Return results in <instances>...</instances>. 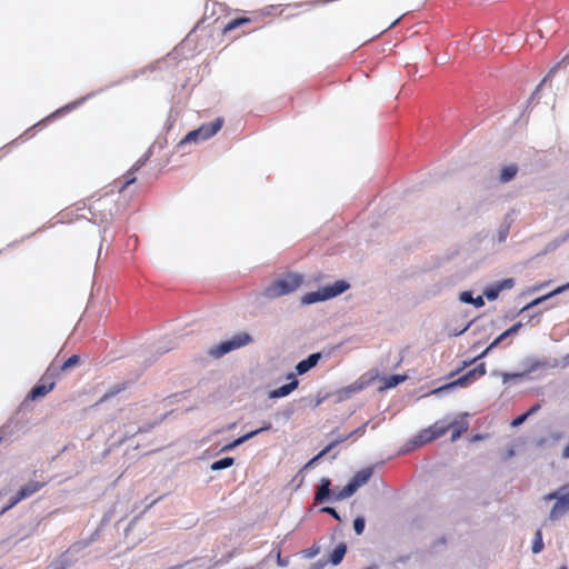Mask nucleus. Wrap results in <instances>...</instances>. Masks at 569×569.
Returning a JSON list of instances; mask_svg holds the SVG:
<instances>
[{"mask_svg":"<svg viewBox=\"0 0 569 569\" xmlns=\"http://www.w3.org/2000/svg\"><path fill=\"white\" fill-rule=\"evenodd\" d=\"M302 282V276L297 273H288L277 279L264 289L263 295L268 299H276L284 295H289L297 290Z\"/></svg>","mask_w":569,"mask_h":569,"instance_id":"f257e3e1","label":"nucleus"},{"mask_svg":"<svg viewBox=\"0 0 569 569\" xmlns=\"http://www.w3.org/2000/svg\"><path fill=\"white\" fill-rule=\"evenodd\" d=\"M543 501L556 500L552 506L548 520L556 521L566 515L569 510V483L560 487L558 490L543 496Z\"/></svg>","mask_w":569,"mask_h":569,"instance_id":"f03ea898","label":"nucleus"},{"mask_svg":"<svg viewBox=\"0 0 569 569\" xmlns=\"http://www.w3.org/2000/svg\"><path fill=\"white\" fill-rule=\"evenodd\" d=\"M348 288L349 284L346 281H336L331 286H327L317 291L306 293L305 296L301 297V302L303 305H311L320 301H326L345 292Z\"/></svg>","mask_w":569,"mask_h":569,"instance_id":"7ed1b4c3","label":"nucleus"},{"mask_svg":"<svg viewBox=\"0 0 569 569\" xmlns=\"http://www.w3.org/2000/svg\"><path fill=\"white\" fill-rule=\"evenodd\" d=\"M250 341L251 338L248 333H237L232 338L211 347L208 353L213 358L219 359L224 355L229 353L230 351L247 346Z\"/></svg>","mask_w":569,"mask_h":569,"instance_id":"20e7f679","label":"nucleus"},{"mask_svg":"<svg viewBox=\"0 0 569 569\" xmlns=\"http://www.w3.org/2000/svg\"><path fill=\"white\" fill-rule=\"evenodd\" d=\"M222 123L223 120L218 118L209 124H203L199 129L189 132L182 142H197L207 140L221 129Z\"/></svg>","mask_w":569,"mask_h":569,"instance_id":"39448f33","label":"nucleus"},{"mask_svg":"<svg viewBox=\"0 0 569 569\" xmlns=\"http://www.w3.org/2000/svg\"><path fill=\"white\" fill-rule=\"evenodd\" d=\"M485 373H486V368H485V365L481 363L476 369L469 371L467 375L462 376L458 380H456V381H453L451 383H448V385H446V386H443L441 388L435 389L432 391V393H440L443 390L451 389V388L457 387V386H459V387H467L476 378V376L481 377Z\"/></svg>","mask_w":569,"mask_h":569,"instance_id":"423d86ee","label":"nucleus"},{"mask_svg":"<svg viewBox=\"0 0 569 569\" xmlns=\"http://www.w3.org/2000/svg\"><path fill=\"white\" fill-rule=\"evenodd\" d=\"M287 380H288V383L283 385L277 389H273L268 393L269 399L284 398L298 388L299 381L296 377V373H293V372L288 373Z\"/></svg>","mask_w":569,"mask_h":569,"instance_id":"0eeeda50","label":"nucleus"},{"mask_svg":"<svg viewBox=\"0 0 569 569\" xmlns=\"http://www.w3.org/2000/svg\"><path fill=\"white\" fill-rule=\"evenodd\" d=\"M436 439L433 431L428 427L419 431L417 436H415L405 448V452L410 451L415 448L421 447L431 440Z\"/></svg>","mask_w":569,"mask_h":569,"instance_id":"6e6552de","label":"nucleus"},{"mask_svg":"<svg viewBox=\"0 0 569 569\" xmlns=\"http://www.w3.org/2000/svg\"><path fill=\"white\" fill-rule=\"evenodd\" d=\"M367 383L368 381L361 378L358 381L353 382L352 385L339 390L337 392V401H343L349 399L352 395L361 391L367 386Z\"/></svg>","mask_w":569,"mask_h":569,"instance_id":"1a4fd4ad","label":"nucleus"},{"mask_svg":"<svg viewBox=\"0 0 569 569\" xmlns=\"http://www.w3.org/2000/svg\"><path fill=\"white\" fill-rule=\"evenodd\" d=\"M513 287V280L512 279H506L500 281L493 287L487 288L483 292L486 298L490 301L498 298L499 293L505 289H511Z\"/></svg>","mask_w":569,"mask_h":569,"instance_id":"9d476101","label":"nucleus"},{"mask_svg":"<svg viewBox=\"0 0 569 569\" xmlns=\"http://www.w3.org/2000/svg\"><path fill=\"white\" fill-rule=\"evenodd\" d=\"M330 480L328 478H321L320 485L316 491L315 500L317 502H323L327 500L332 501V492L330 490Z\"/></svg>","mask_w":569,"mask_h":569,"instance_id":"9b49d317","label":"nucleus"},{"mask_svg":"<svg viewBox=\"0 0 569 569\" xmlns=\"http://www.w3.org/2000/svg\"><path fill=\"white\" fill-rule=\"evenodd\" d=\"M322 355L320 352L311 353L307 359L300 361L296 366V372L298 375H305L310 369L317 366L318 361L321 359Z\"/></svg>","mask_w":569,"mask_h":569,"instance_id":"f8f14e48","label":"nucleus"},{"mask_svg":"<svg viewBox=\"0 0 569 569\" xmlns=\"http://www.w3.org/2000/svg\"><path fill=\"white\" fill-rule=\"evenodd\" d=\"M42 487V483L31 481L23 486L20 491L17 493V496L13 497V503H18L23 499L29 498L33 493L40 490Z\"/></svg>","mask_w":569,"mask_h":569,"instance_id":"ddd939ff","label":"nucleus"},{"mask_svg":"<svg viewBox=\"0 0 569 569\" xmlns=\"http://www.w3.org/2000/svg\"><path fill=\"white\" fill-rule=\"evenodd\" d=\"M522 327L521 322L515 323L512 327H510L508 330L502 332L500 336H498L489 346L488 348L480 355V357L486 356L491 349L497 347L501 341H503L507 337L516 335L519 329Z\"/></svg>","mask_w":569,"mask_h":569,"instance_id":"4468645a","label":"nucleus"},{"mask_svg":"<svg viewBox=\"0 0 569 569\" xmlns=\"http://www.w3.org/2000/svg\"><path fill=\"white\" fill-rule=\"evenodd\" d=\"M569 289V282L563 284V286H560L558 288H556L553 291L549 292L548 295H545L542 297H539L537 299H535L533 301H531L530 303H528L527 306H525L520 312H525L540 303H542L543 301L548 300L549 298L553 297V296H557L559 293H562L563 291L568 290Z\"/></svg>","mask_w":569,"mask_h":569,"instance_id":"2eb2a0df","label":"nucleus"},{"mask_svg":"<svg viewBox=\"0 0 569 569\" xmlns=\"http://www.w3.org/2000/svg\"><path fill=\"white\" fill-rule=\"evenodd\" d=\"M518 172V167L516 164H505L499 170V181L502 183H507L511 181Z\"/></svg>","mask_w":569,"mask_h":569,"instance_id":"dca6fc26","label":"nucleus"},{"mask_svg":"<svg viewBox=\"0 0 569 569\" xmlns=\"http://www.w3.org/2000/svg\"><path fill=\"white\" fill-rule=\"evenodd\" d=\"M371 475L372 470L370 468L362 469L353 476L350 482L352 486H355V489L358 490L360 487H362L369 481Z\"/></svg>","mask_w":569,"mask_h":569,"instance_id":"f3484780","label":"nucleus"},{"mask_svg":"<svg viewBox=\"0 0 569 569\" xmlns=\"http://www.w3.org/2000/svg\"><path fill=\"white\" fill-rule=\"evenodd\" d=\"M450 429H452L451 441L455 442L465 431H467L468 423L462 418L456 419L450 422Z\"/></svg>","mask_w":569,"mask_h":569,"instance_id":"a211bd4d","label":"nucleus"},{"mask_svg":"<svg viewBox=\"0 0 569 569\" xmlns=\"http://www.w3.org/2000/svg\"><path fill=\"white\" fill-rule=\"evenodd\" d=\"M357 490L355 489V486L349 482L346 487H343L339 491H332V501H341L349 497H351Z\"/></svg>","mask_w":569,"mask_h":569,"instance_id":"6ab92c4d","label":"nucleus"},{"mask_svg":"<svg viewBox=\"0 0 569 569\" xmlns=\"http://www.w3.org/2000/svg\"><path fill=\"white\" fill-rule=\"evenodd\" d=\"M258 435H259V431H250V432L246 433L244 436L236 439L234 441L226 445L222 448V451H231L234 448L239 447L240 445L244 443L246 441L250 440L251 438H253V437H256Z\"/></svg>","mask_w":569,"mask_h":569,"instance_id":"aec40b11","label":"nucleus"},{"mask_svg":"<svg viewBox=\"0 0 569 569\" xmlns=\"http://www.w3.org/2000/svg\"><path fill=\"white\" fill-rule=\"evenodd\" d=\"M459 300L465 303H471L477 308H480L485 305L482 296H478L477 298L472 297V293L469 291H463L459 296Z\"/></svg>","mask_w":569,"mask_h":569,"instance_id":"412c9836","label":"nucleus"},{"mask_svg":"<svg viewBox=\"0 0 569 569\" xmlns=\"http://www.w3.org/2000/svg\"><path fill=\"white\" fill-rule=\"evenodd\" d=\"M54 387V382H50L49 385H38L36 386L31 392L30 398L32 400L46 396L48 392H50Z\"/></svg>","mask_w":569,"mask_h":569,"instance_id":"4be33fe9","label":"nucleus"},{"mask_svg":"<svg viewBox=\"0 0 569 569\" xmlns=\"http://www.w3.org/2000/svg\"><path fill=\"white\" fill-rule=\"evenodd\" d=\"M346 552H347V546L345 543L338 545L331 553V557H330L331 563L335 566L339 565L342 561Z\"/></svg>","mask_w":569,"mask_h":569,"instance_id":"5701e85b","label":"nucleus"},{"mask_svg":"<svg viewBox=\"0 0 569 569\" xmlns=\"http://www.w3.org/2000/svg\"><path fill=\"white\" fill-rule=\"evenodd\" d=\"M72 560L67 553L60 556L53 560L46 569H67L71 565Z\"/></svg>","mask_w":569,"mask_h":569,"instance_id":"b1692460","label":"nucleus"},{"mask_svg":"<svg viewBox=\"0 0 569 569\" xmlns=\"http://www.w3.org/2000/svg\"><path fill=\"white\" fill-rule=\"evenodd\" d=\"M433 433L436 439L443 436L450 429V422H445L442 420L437 421L432 426L429 427Z\"/></svg>","mask_w":569,"mask_h":569,"instance_id":"393cba45","label":"nucleus"},{"mask_svg":"<svg viewBox=\"0 0 569 569\" xmlns=\"http://www.w3.org/2000/svg\"><path fill=\"white\" fill-rule=\"evenodd\" d=\"M405 380H406V376H401V375H395V376L387 377V378H385V385L382 387H380V390L393 388Z\"/></svg>","mask_w":569,"mask_h":569,"instance_id":"a878e982","label":"nucleus"},{"mask_svg":"<svg viewBox=\"0 0 569 569\" xmlns=\"http://www.w3.org/2000/svg\"><path fill=\"white\" fill-rule=\"evenodd\" d=\"M233 462H234L233 458L227 457L221 460L214 461L210 468L213 471H218V470H222V469L231 467L233 465Z\"/></svg>","mask_w":569,"mask_h":569,"instance_id":"bb28decb","label":"nucleus"},{"mask_svg":"<svg viewBox=\"0 0 569 569\" xmlns=\"http://www.w3.org/2000/svg\"><path fill=\"white\" fill-rule=\"evenodd\" d=\"M158 423H159V421H154L153 423H149V425L139 427L137 429H134L133 427H129L126 430L124 433H126V436H133V435L139 433V432H148L149 430H151Z\"/></svg>","mask_w":569,"mask_h":569,"instance_id":"cd10ccee","label":"nucleus"},{"mask_svg":"<svg viewBox=\"0 0 569 569\" xmlns=\"http://www.w3.org/2000/svg\"><path fill=\"white\" fill-rule=\"evenodd\" d=\"M543 549V541H542V535L540 530H537L535 535V540L532 543V552L539 553Z\"/></svg>","mask_w":569,"mask_h":569,"instance_id":"c85d7f7f","label":"nucleus"},{"mask_svg":"<svg viewBox=\"0 0 569 569\" xmlns=\"http://www.w3.org/2000/svg\"><path fill=\"white\" fill-rule=\"evenodd\" d=\"M80 362V358L77 355L71 356L61 367V371L69 370Z\"/></svg>","mask_w":569,"mask_h":569,"instance_id":"c756f323","label":"nucleus"},{"mask_svg":"<svg viewBox=\"0 0 569 569\" xmlns=\"http://www.w3.org/2000/svg\"><path fill=\"white\" fill-rule=\"evenodd\" d=\"M509 234V226H501L497 233V240L499 242H505Z\"/></svg>","mask_w":569,"mask_h":569,"instance_id":"7c9ffc66","label":"nucleus"},{"mask_svg":"<svg viewBox=\"0 0 569 569\" xmlns=\"http://www.w3.org/2000/svg\"><path fill=\"white\" fill-rule=\"evenodd\" d=\"M353 529L357 535H361L365 530V519L361 517H358L353 521Z\"/></svg>","mask_w":569,"mask_h":569,"instance_id":"2f4dec72","label":"nucleus"},{"mask_svg":"<svg viewBox=\"0 0 569 569\" xmlns=\"http://www.w3.org/2000/svg\"><path fill=\"white\" fill-rule=\"evenodd\" d=\"M492 375L498 376L501 375L503 379V383H507L511 378L521 377V373H499L497 371L492 372Z\"/></svg>","mask_w":569,"mask_h":569,"instance_id":"473e14b6","label":"nucleus"},{"mask_svg":"<svg viewBox=\"0 0 569 569\" xmlns=\"http://www.w3.org/2000/svg\"><path fill=\"white\" fill-rule=\"evenodd\" d=\"M527 419H528V415L523 413V415L519 416L518 418H516L511 422V426L512 427H518V426L522 425Z\"/></svg>","mask_w":569,"mask_h":569,"instance_id":"72a5a7b5","label":"nucleus"},{"mask_svg":"<svg viewBox=\"0 0 569 569\" xmlns=\"http://www.w3.org/2000/svg\"><path fill=\"white\" fill-rule=\"evenodd\" d=\"M248 19L247 18H240V19H236L233 20L229 26H228V30H231V29H234L237 28L238 26H240L241 23H244L247 22Z\"/></svg>","mask_w":569,"mask_h":569,"instance_id":"f704fd0d","label":"nucleus"},{"mask_svg":"<svg viewBox=\"0 0 569 569\" xmlns=\"http://www.w3.org/2000/svg\"><path fill=\"white\" fill-rule=\"evenodd\" d=\"M335 443L329 445L326 447L317 457H315L308 465H312L316 460L325 456L333 446Z\"/></svg>","mask_w":569,"mask_h":569,"instance_id":"c9c22d12","label":"nucleus"},{"mask_svg":"<svg viewBox=\"0 0 569 569\" xmlns=\"http://www.w3.org/2000/svg\"><path fill=\"white\" fill-rule=\"evenodd\" d=\"M321 511H322V512H326V513H329V515L333 516L336 519L340 520L339 515H338V513H337V511H336L333 508H331V507H323V508L321 509Z\"/></svg>","mask_w":569,"mask_h":569,"instance_id":"e433bc0d","label":"nucleus"},{"mask_svg":"<svg viewBox=\"0 0 569 569\" xmlns=\"http://www.w3.org/2000/svg\"><path fill=\"white\" fill-rule=\"evenodd\" d=\"M271 429V423L270 422H267L264 421L262 423V427L257 429L256 431H259V433H261L262 431H267V430H270Z\"/></svg>","mask_w":569,"mask_h":569,"instance_id":"4c0bfd02","label":"nucleus"},{"mask_svg":"<svg viewBox=\"0 0 569 569\" xmlns=\"http://www.w3.org/2000/svg\"><path fill=\"white\" fill-rule=\"evenodd\" d=\"M539 409H540V405H535L533 407H531V408L526 412V415H528V418H529L530 416H532L533 413H536Z\"/></svg>","mask_w":569,"mask_h":569,"instance_id":"58836bf2","label":"nucleus"},{"mask_svg":"<svg viewBox=\"0 0 569 569\" xmlns=\"http://www.w3.org/2000/svg\"><path fill=\"white\" fill-rule=\"evenodd\" d=\"M17 503H13V497L10 499V502H8V506H6L2 510H1V515L6 513L9 509H11L12 507H14Z\"/></svg>","mask_w":569,"mask_h":569,"instance_id":"ea45409f","label":"nucleus"},{"mask_svg":"<svg viewBox=\"0 0 569 569\" xmlns=\"http://www.w3.org/2000/svg\"><path fill=\"white\" fill-rule=\"evenodd\" d=\"M556 70H557V67H555V68H552V69L550 70L549 74H548L546 78H543V79H542V81L540 82V84H539L538 89H539V88H540V87H541V86L547 81L548 77H549L550 74H552Z\"/></svg>","mask_w":569,"mask_h":569,"instance_id":"a19ab883","label":"nucleus"},{"mask_svg":"<svg viewBox=\"0 0 569 569\" xmlns=\"http://www.w3.org/2000/svg\"><path fill=\"white\" fill-rule=\"evenodd\" d=\"M117 392H118V390L109 391V392H107V393L103 396V399L109 398V397H111V396L116 395Z\"/></svg>","mask_w":569,"mask_h":569,"instance_id":"79ce46f5","label":"nucleus"},{"mask_svg":"<svg viewBox=\"0 0 569 569\" xmlns=\"http://www.w3.org/2000/svg\"><path fill=\"white\" fill-rule=\"evenodd\" d=\"M146 160H147L146 158H144V159H142V160H139V161L137 162V164H136V170H138V169H139V168L144 163V162H146Z\"/></svg>","mask_w":569,"mask_h":569,"instance_id":"37998d69","label":"nucleus"},{"mask_svg":"<svg viewBox=\"0 0 569 569\" xmlns=\"http://www.w3.org/2000/svg\"><path fill=\"white\" fill-rule=\"evenodd\" d=\"M278 565L279 566H286L287 565L283 560H281L280 555H278Z\"/></svg>","mask_w":569,"mask_h":569,"instance_id":"c03bdc74","label":"nucleus"},{"mask_svg":"<svg viewBox=\"0 0 569 569\" xmlns=\"http://www.w3.org/2000/svg\"><path fill=\"white\" fill-rule=\"evenodd\" d=\"M74 106H76V103H73V104H68V106H66V107L63 108V110H69V109H71V108H73ZM61 111H62V109H61ZM58 112H60V110H59Z\"/></svg>","mask_w":569,"mask_h":569,"instance_id":"a18cd8bd","label":"nucleus"},{"mask_svg":"<svg viewBox=\"0 0 569 569\" xmlns=\"http://www.w3.org/2000/svg\"><path fill=\"white\" fill-rule=\"evenodd\" d=\"M133 181H134V178H131L130 180H128V181L126 182V186H127V184H129V183H131V182H133Z\"/></svg>","mask_w":569,"mask_h":569,"instance_id":"49530a36","label":"nucleus"},{"mask_svg":"<svg viewBox=\"0 0 569 569\" xmlns=\"http://www.w3.org/2000/svg\"><path fill=\"white\" fill-rule=\"evenodd\" d=\"M322 402V399H318L316 406H319Z\"/></svg>","mask_w":569,"mask_h":569,"instance_id":"de8ad7c7","label":"nucleus"},{"mask_svg":"<svg viewBox=\"0 0 569 569\" xmlns=\"http://www.w3.org/2000/svg\"><path fill=\"white\" fill-rule=\"evenodd\" d=\"M542 286H543V284L538 286V287H535V288H533V290H535V291H536V290H539Z\"/></svg>","mask_w":569,"mask_h":569,"instance_id":"09e8293b","label":"nucleus"},{"mask_svg":"<svg viewBox=\"0 0 569 569\" xmlns=\"http://www.w3.org/2000/svg\"><path fill=\"white\" fill-rule=\"evenodd\" d=\"M480 439H481V437H480V436H476V437H475V440H480Z\"/></svg>","mask_w":569,"mask_h":569,"instance_id":"8fccbe9b","label":"nucleus"},{"mask_svg":"<svg viewBox=\"0 0 569 569\" xmlns=\"http://www.w3.org/2000/svg\"><path fill=\"white\" fill-rule=\"evenodd\" d=\"M560 569H567V568L562 567V568H560Z\"/></svg>","mask_w":569,"mask_h":569,"instance_id":"3c124183","label":"nucleus"},{"mask_svg":"<svg viewBox=\"0 0 569 569\" xmlns=\"http://www.w3.org/2000/svg\"><path fill=\"white\" fill-rule=\"evenodd\" d=\"M367 569H372V568H367Z\"/></svg>","mask_w":569,"mask_h":569,"instance_id":"603ef678","label":"nucleus"}]
</instances>
